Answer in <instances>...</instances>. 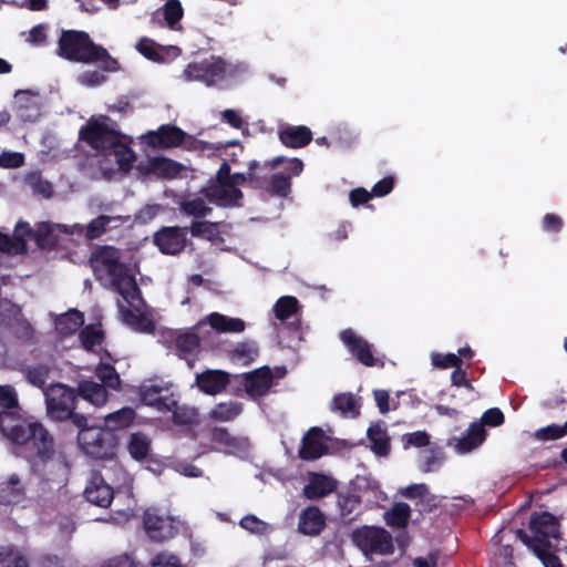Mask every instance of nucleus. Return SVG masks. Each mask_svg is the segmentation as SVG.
<instances>
[{"label":"nucleus","instance_id":"f257e3e1","mask_svg":"<svg viewBox=\"0 0 567 567\" xmlns=\"http://www.w3.org/2000/svg\"><path fill=\"white\" fill-rule=\"evenodd\" d=\"M89 261L96 279L109 280L121 295L117 307L122 322L137 332H152L154 322L144 311V301L134 277L122 262V251L113 246H97Z\"/></svg>","mask_w":567,"mask_h":567},{"label":"nucleus","instance_id":"f03ea898","mask_svg":"<svg viewBox=\"0 0 567 567\" xmlns=\"http://www.w3.org/2000/svg\"><path fill=\"white\" fill-rule=\"evenodd\" d=\"M0 432L8 439L17 455L25 458L51 460L54 455L53 439L42 424L28 422L12 411L18 408V396L10 385H0Z\"/></svg>","mask_w":567,"mask_h":567},{"label":"nucleus","instance_id":"7ed1b4c3","mask_svg":"<svg viewBox=\"0 0 567 567\" xmlns=\"http://www.w3.org/2000/svg\"><path fill=\"white\" fill-rule=\"evenodd\" d=\"M80 138L95 151L100 157L99 165L105 173L127 172L132 168L135 154L109 117L91 120L81 128Z\"/></svg>","mask_w":567,"mask_h":567},{"label":"nucleus","instance_id":"20e7f679","mask_svg":"<svg viewBox=\"0 0 567 567\" xmlns=\"http://www.w3.org/2000/svg\"><path fill=\"white\" fill-rule=\"evenodd\" d=\"M59 55L70 61L97 64L104 72H115L120 69L116 59L106 49L94 44L85 32L63 31L59 40Z\"/></svg>","mask_w":567,"mask_h":567},{"label":"nucleus","instance_id":"39448f33","mask_svg":"<svg viewBox=\"0 0 567 567\" xmlns=\"http://www.w3.org/2000/svg\"><path fill=\"white\" fill-rule=\"evenodd\" d=\"M62 231H69L66 225L41 221L32 228L27 221H19L13 236L0 234V250L10 255L23 254L27 250V238L33 239L39 248H51L59 243Z\"/></svg>","mask_w":567,"mask_h":567},{"label":"nucleus","instance_id":"423d86ee","mask_svg":"<svg viewBox=\"0 0 567 567\" xmlns=\"http://www.w3.org/2000/svg\"><path fill=\"white\" fill-rule=\"evenodd\" d=\"M559 528V522L551 513H533L529 520L533 536L529 537L522 529L518 530V536L529 548L543 544L551 545V539H560Z\"/></svg>","mask_w":567,"mask_h":567},{"label":"nucleus","instance_id":"0eeeda50","mask_svg":"<svg viewBox=\"0 0 567 567\" xmlns=\"http://www.w3.org/2000/svg\"><path fill=\"white\" fill-rule=\"evenodd\" d=\"M351 538L365 555H389L394 550L391 534L382 527L362 526L352 532Z\"/></svg>","mask_w":567,"mask_h":567},{"label":"nucleus","instance_id":"6e6552de","mask_svg":"<svg viewBox=\"0 0 567 567\" xmlns=\"http://www.w3.org/2000/svg\"><path fill=\"white\" fill-rule=\"evenodd\" d=\"M78 440L84 453L95 460H111L115 455V436L100 427L80 431Z\"/></svg>","mask_w":567,"mask_h":567},{"label":"nucleus","instance_id":"1a4fd4ad","mask_svg":"<svg viewBox=\"0 0 567 567\" xmlns=\"http://www.w3.org/2000/svg\"><path fill=\"white\" fill-rule=\"evenodd\" d=\"M230 74L231 69L220 58L216 56L189 63L183 71L185 81H200L207 86L218 84Z\"/></svg>","mask_w":567,"mask_h":567},{"label":"nucleus","instance_id":"9d476101","mask_svg":"<svg viewBox=\"0 0 567 567\" xmlns=\"http://www.w3.org/2000/svg\"><path fill=\"white\" fill-rule=\"evenodd\" d=\"M280 163V156L271 162H265L262 165L256 162L251 163L248 167L250 183L271 194L281 195L284 192V173L277 169Z\"/></svg>","mask_w":567,"mask_h":567},{"label":"nucleus","instance_id":"9b49d317","mask_svg":"<svg viewBox=\"0 0 567 567\" xmlns=\"http://www.w3.org/2000/svg\"><path fill=\"white\" fill-rule=\"evenodd\" d=\"M48 413L53 420L65 421L75 409L76 395L73 389L63 384H53L45 391Z\"/></svg>","mask_w":567,"mask_h":567},{"label":"nucleus","instance_id":"f8f14e48","mask_svg":"<svg viewBox=\"0 0 567 567\" xmlns=\"http://www.w3.org/2000/svg\"><path fill=\"white\" fill-rule=\"evenodd\" d=\"M301 309L299 300L293 296L286 295V348L293 351V362H298L299 357L297 351L299 350L300 343L303 339V328L298 318V313Z\"/></svg>","mask_w":567,"mask_h":567},{"label":"nucleus","instance_id":"ddd939ff","mask_svg":"<svg viewBox=\"0 0 567 567\" xmlns=\"http://www.w3.org/2000/svg\"><path fill=\"white\" fill-rule=\"evenodd\" d=\"M0 326L7 328L14 337L23 341L29 342L34 339L35 331L18 305L9 302L2 307Z\"/></svg>","mask_w":567,"mask_h":567},{"label":"nucleus","instance_id":"4468645a","mask_svg":"<svg viewBox=\"0 0 567 567\" xmlns=\"http://www.w3.org/2000/svg\"><path fill=\"white\" fill-rule=\"evenodd\" d=\"M340 340L347 347L351 355L365 367H383V362L372 353V344L364 338L357 334L352 329H344L340 332Z\"/></svg>","mask_w":567,"mask_h":567},{"label":"nucleus","instance_id":"2eb2a0df","mask_svg":"<svg viewBox=\"0 0 567 567\" xmlns=\"http://www.w3.org/2000/svg\"><path fill=\"white\" fill-rule=\"evenodd\" d=\"M171 384L159 380H148L141 384L138 389L140 398L146 405L156 408L158 411L165 409H173L175 405V398L167 394Z\"/></svg>","mask_w":567,"mask_h":567},{"label":"nucleus","instance_id":"dca6fc26","mask_svg":"<svg viewBox=\"0 0 567 567\" xmlns=\"http://www.w3.org/2000/svg\"><path fill=\"white\" fill-rule=\"evenodd\" d=\"M339 482L332 475L310 471L307 473V484L302 488V495L310 501L324 498L338 489Z\"/></svg>","mask_w":567,"mask_h":567},{"label":"nucleus","instance_id":"f3484780","mask_svg":"<svg viewBox=\"0 0 567 567\" xmlns=\"http://www.w3.org/2000/svg\"><path fill=\"white\" fill-rule=\"evenodd\" d=\"M328 437L318 426L310 427L302 436L298 455L303 461H315L328 454Z\"/></svg>","mask_w":567,"mask_h":567},{"label":"nucleus","instance_id":"a211bd4d","mask_svg":"<svg viewBox=\"0 0 567 567\" xmlns=\"http://www.w3.org/2000/svg\"><path fill=\"white\" fill-rule=\"evenodd\" d=\"M187 227H163L154 235V244L166 255L179 254L187 241Z\"/></svg>","mask_w":567,"mask_h":567},{"label":"nucleus","instance_id":"6ab92c4d","mask_svg":"<svg viewBox=\"0 0 567 567\" xmlns=\"http://www.w3.org/2000/svg\"><path fill=\"white\" fill-rule=\"evenodd\" d=\"M203 192L210 203L223 207L239 206L243 198L241 190L229 181L213 182Z\"/></svg>","mask_w":567,"mask_h":567},{"label":"nucleus","instance_id":"aec40b11","mask_svg":"<svg viewBox=\"0 0 567 567\" xmlns=\"http://www.w3.org/2000/svg\"><path fill=\"white\" fill-rule=\"evenodd\" d=\"M143 523L146 534L154 542H165L176 533L173 520L158 515L155 509L145 511Z\"/></svg>","mask_w":567,"mask_h":567},{"label":"nucleus","instance_id":"412c9836","mask_svg":"<svg viewBox=\"0 0 567 567\" xmlns=\"http://www.w3.org/2000/svg\"><path fill=\"white\" fill-rule=\"evenodd\" d=\"M13 110L23 122H35L41 115L39 94L31 90H19L14 94Z\"/></svg>","mask_w":567,"mask_h":567},{"label":"nucleus","instance_id":"4be33fe9","mask_svg":"<svg viewBox=\"0 0 567 567\" xmlns=\"http://www.w3.org/2000/svg\"><path fill=\"white\" fill-rule=\"evenodd\" d=\"M84 496L87 502L96 506L107 507L113 499L114 492L100 474L94 473L86 484Z\"/></svg>","mask_w":567,"mask_h":567},{"label":"nucleus","instance_id":"5701e85b","mask_svg":"<svg viewBox=\"0 0 567 567\" xmlns=\"http://www.w3.org/2000/svg\"><path fill=\"white\" fill-rule=\"evenodd\" d=\"M185 133L174 125H162L157 131L148 132L145 141L153 147H174L183 143Z\"/></svg>","mask_w":567,"mask_h":567},{"label":"nucleus","instance_id":"b1692460","mask_svg":"<svg viewBox=\"0 0 567 567\" xmlns=\"http://www.w3.org/2000/svg\"><path fill=\"white\" fill-rule=\"evenodd\" d=\"M210 440L221 446L224 452L229 454H243L250 447L248 437L233 436L224 427H214L210 431Z\"/></svg>","mask_w":567,"mask_h":567},{"label":"nucleus","instance_id":"393cba45","mask_svg":"<svg viewBox=\"0 0 567 567\" xmlns=\"http://www.w3.org/2000/svg\"><path fill=\"white\" fill-rule=\"evenodd\" d=\"M326 527L324 514L317 506H308L299 514L298 532L307 536H318Z\"/></svg>","mask_w":567,"mask_h":567},{"label":"nucleus","instance_id":"a878e982","mask_svg":"<svg viewBox=\"0 0 567 567\" xmlns=\"http://www.w3.org/2000/svg\"><path fill=\"white\" fill-rule=\"evenodd\" d=\"M245 391L250 396L265 394L272 385V373L269 368L257 369L247 374H243L241 381Z\"/></svg>","mask_w":567,"mask_h":567},{"label":"nucleus","instance_id":"bb28decb","mask_svg":"<svg viewBox=\"0 0 567 567\" xmlns=\"http://www.w3.org/2000/svg\"><path fill=\"white\" fill-rule=\"evenodd\" d=\"M228 383L229 375L221 370H206L196 374V385L200 391L210 395L224 391Z\"/></svg>","mask_w":567,"mask_h":567},{"label":"nucleus","instance_id":"cd10ccee","mask_svg":"<svg viewBox=\"0 0 567 567\" xmlns=\"http://www.w3.org/2000/svg\"><path fill=\"white\" fill-rule=\"evenodd\" d=\"M486 430L482 427V424L473 422L470 424L465 434L457 440L455 447L460 453H470L483 444L486 440Z\"/></svg>","mask_w":567,"mask_h":567},{"label":"nucleus","instance_id":"c85d7f7f","mask_svg":"<svg viewBox=\"0 0 567 567\" xmlns=\"http://www.w3.org/2000/svg\"><path fill=\"white\" fill-rule=\"evenodd\" d=\"M371 451L381 457H385L391 452L390 437L386 429L379 424L371 425L367 431Z\"/></svg>","mask_w":567,"mask_h":567},{"label":"nucleus","instance_id":"c756f323","mask_svg":"<svg viewBox=\"0 0 567 567\" xmlns=\"http://www.w3.org/2000/svg\"><path fill=\"white\" fill-rule=\"evenodd\" d=\"M122 221V216L100 215L86 225L85 238L89 240L96 239L106 231L120 226Z\"/></svg>","mask_w":567,"mask_h":567},{"label":"nucleus","instance_id":"7c9ffc66","mask_svg":"<svg viewBox=\"0 0 567 567\" xmlns=\"http://www.w3.org/2000/svg\"><path fill=\"white\" fill-rule=\"evenodd\" d=\"M79 394L94 406H102L107 402L109 393L105 386L94 381L84 380L79 384Z\"/></svg>","mask_w":567,"mask_h":567},{"label":"nucleus","instance_id":"2f4dec72","mask_svg":"<svg viewBox=\"0 0 567 567\" xmlns=\"http://www.w3.org/2000/svg\"><path fill=\"white\" fill-rule=\"evenodd\" d=\"M24 496V488L17 474L0 483V503L12 504L20 502Z\"/></svg>","mask_w":567,"mask_h":567},{"label":"nucleus","instance_id":"473e14b6","mask_svg":"<svg viewBox=\"0 0 567 567\" xmlns=\"http://www.w3.org/2000/svg\"><path fill=\"white\" fill-rule=\"evenodd\" d=\"M313 138L311 130L306 125L286 124V147L302 148Z\"/></svg>","mask_w":567,"mask_h":567},{"label":"nucleus","instance_id":"72a5a7b5","mask_svg":"<svg viewBox=\"0 0 567 567\" xmlns=\"http://www.w3.org/2000/svg\"><path fill=\"white\" fill-rule=\"evenodd\" d=\"M206 321L218 332L239 333L245 330V322L239 318H230L218 312H213L206 317Z\"/></svg>","mask_w":567,"mask_h":567},{"label":"nucleus","instance_id":"f704fd0d","mask_svg":"<svg viewBox=\"0 0 567 567\" xmlns=\"http://www.w3.org/2000/svg\"><path fill=\"white\" fill-rule=\"evenodd\" d=\"M411 517V508L409 504L398 502L390 509L384 512L383 518L388 526L393 528H405Z\"/></svg>","mask_w":567,"mask_h":567},{"label":"nucleus","instance_id":"c9c22d12","mask_svg":"<svg viewBox=\"0 0 567 567\" xmlns=\"http://www.w3.org/2000/svg\"><path fill=\"white\" fill-rule=\"evenodd\" d=\"M135 416L134 409L125 406L105 415L104 423L110 431H117L130 426Z\"/></svg>","mask_w":567,"mask_h":567},{"label":"nucleus","instance_id":"e433bc0d","mask_svg":"<svg viewBox=\"0 0 567 567\" xmlns=\"http://www.w3.org/2000/svg\"><path fill=\"white\" fill-rule=\"evenodd\" d=\"M83 322V315L78 310H71L56 319L55 329L61 336H69L74 333Z\"/></svg>","mask_w":567,"mask_h":567},{"label":"nucleus","instance_id":"4c0bfd02","mask_svg":"<svg viewBox=\"0 0 567 567\" xmlns=\"http://www.w3.org/2000/svg\"><path fill=\"white\" fill-rule=\"evenodd\" d=\"M127 450L133 458L137 461L144 460L150 454L151 440L143 433H132L127 442Z\"/></svg>","mask_w":567,"mask_h":567},{"label":"nucleus","instance_id":"58836bf2","mask_svg":"<svg viewBox=\"0 0 567 567\" xmlns=\"http://www.w3.org/2000/svg\"><path fill=\"white\" fill-rule=\"evenodd\" d=\"M243 411V405L235 401L223 402L217 404L210 412L209 416L219 422H229L236 419Z\"/></svg>","mask_w":567,"mask_h":567},{"label":"nucleus","instance_id":"ea45409f","mask_svg":"<svg viewBox=\"0 0 567 567\" xmlns=\"http://www.w3.org/2000/svg\"><path fill=\"white\" fill-rule=\"evenodd\" d=\"M258 353L257 344L252 341H246L235 347L231 351V360L236 363L248 365L258 357Z\"/></svg>","mask_w":567,"mask_h":567},{"label":"nucleus","instance_id":"a19ab883","mask_svg":"<svg viewBox=\"0 0 567 567\" xmlns=\"http://www.w3.org/2000/svg\"><path fill=\"white\" fill-rule=\"evenodd\" d=\"M239 526L256 536H266L274 530V527L269 523L259 519L255 515L244 516L239 522Z\"/></svg>","mask_w":567,"mask_h":567},{"label":"nucleus","instance_id":"79ce46f5","mask_svg":"<svg viewBox=\"0 0 567 567\" xmlns=\"http://www.w3.org/2000/svg\"><path fill=\"white\" fill-rule=\"evenodd\" d=\"M179 207L183 213L196 218L205 217L212 212V208L202 197L187 198L181 203Z\"/></svg>","mask_w":567,"mask_h":567},{"label":"nucleus","instance_id":"37998d69","mask_svg":"<svg viewBox=\"0 0 567 567\" xmlns=\"http://www.w3.org/2000/svg\"><path fill=\"white\" fill-rule=\"evenodd\" d=\"M189 231L192 236L207 240H216L219 237L218 224L207 220L193 221Z\"/></svg>","mask_w":567,"mask_h":567},{"label":"nucleus","instance_id":"c03bdc74","mask_svg":"<svg viewBox=\"0 0 567 567\" xmlns=\"http://www.w3.org/2000/svg\"><path fill=\"white\" fill-rule=\"evenodd\" d=\"M165 22L172 30H179V20L183 17V8L178 0H168L162 8Z\"/></svg>","mask_w":567,"mask_h":567},{"label":"nucleus","instance_id":"a18cd8bd","mask_svg":"<svg viewBox=\"0 0 567 567\" xmlns=\"http://www.w3.org/2000/svg\"><path fill=\"white\" fill-rule=\"evenodd\" d=\"M95 374L106 388L118 390L121 385L120 375L116 370L106 363H101L95 369Z\"/></svg>","mask_w":567,"mask_h":567},{"label":"nucleus","instance_id":"49530a36","mask_svg":"<svg viewBox=\"0 0 567 567\" xmlns=\"http://www.w3.org/2000/svg\"><path fill=\"white\" fill-rule=\"evenodd\" d=\"M173 344L182 354H189L199 347V338L192 332L179 333L173 339Z\"/></svg>","mask_w":567,"mask_h":567},{"label":"nucleus","instance_id":"de8ad7c7","mask_svg":"<svg viewBox=\"0 0 567 567\" xmlns=\"http://www.w3.org/2000/svg\"><path fill=\"white\" fill-rule=\"evenodd\" d=\"M25 184L30 189L44 198L51 197L53 190L52 185L45 181L39 173H30L25 176Z\"/></svg>","mask_w":567,"mask_h":567},{"label":"nucleus","instance_id":"09e8293b","mask_svg":"<svg viewBox=\"0 0 567 567\" xmlns=\"http://www.w3.org/2000/svg\"><path fill=\"white\" fill-rule=\"evenodd\" d=\"M164 411L172 412L173 422L182 425L192 424L196 422L198 416L196 409L189 406H179L176 400L173 409H165Z\"/></svg>","mask_w":567,"mask_h":567},{"label":"nucleus","instance_id":"8fccbe9b","mask_svg":"<svg viewBox=\"0 0 567 567\" xmlns=\"http://www.w3.org/2000/svg\"><path fill=\"white\" fill-rule=\"evenodd\" d=\"M333 409L342 413H351L358 415L360 413L359 406L354 396L351 393H340L332 400Z\"/></svg>","mask_w":567,"mask_h":567},{"label":"nucleus","instance_id":"3c124183","mask_svg":"<svg viewBox=\"0 0 567 567\" xmlns=\"http://www.w3.org/2000/svg\"><path fill=\"white\" fill-rule=\"evenodd\" d=\"M565 435H567V421L563 425L553 423L535 432V437L539 441H554Z\"/></svg>","mask_w":567,"mask_h":567},{"label":"nucleus","instance_id":"603ef678","mask_svg":"<svg viewBox=\"0 0 567 567\" xmlns=\"http://www.w3.org/2000/svg\"><path fill=\"white\" fill-rule=\"evenodd\" d=\"M551 545L534 546L530 549L542 561L544 567H563L559 557L550 551Z\"/></svg>","mask_w":567,"mask_h":567},{"label":"nucleus","instance_id":"864d4df0","mask_svg":"<svg viewBox=\"0 0 567 567\" xmlns=\"http://www.w3.org/2000/svg\"><path fill=\"white\" fill-rule=\"evenodd\" d=\"M0 567H28V561L19 551L6 548L0 550Z\"/></svg>","mask_w":567,"mask_h":567},{"label":"nucleus","instance_id":"5fc2aeb1","mask_svg":"<svg viewBox=\"0 0 567 567\" xmlns=\"http://www.w3.org/2000/svg\"><path fill=\"white\" fill-rule=\"evenodd\" d=\"M400 494L409 499H415V498H427V501H434L435 496L430 494L429 486L424 483L420 484H411L400 491Z\"/></svg>","mask_w":567,"mask_h":567},{"label":"nucleus","instance_id":"6e6d98bb","mask_svg":"<svg viewBox=\"0 0 567 567\" xmlns=\"http://www.w3.org/2000/svg\"><path fill=\"white\" fill-rule=\"evenodd\" d=\"M136 49L141 54H143L148 60H152L154 62L163 61V56L158 52L156 43L148 38L141 39L136 44Z\"/></svg>","mask_w":567,"mask_h":567},{"label":"nucleus","instance_id":"4d7b16f0","mask_svg":"<svg viewBox=\"0 0 567 567\" xmlns=\"http://www.w3.org/2000/svg\"><path fill=\"white\" fill-rule=\"evenodd\" d=\"M361 498L355 494H339L338 506L342 516H349L360 505Z\"/></svg>","mask_w":567,"mask_h":567},{"label":"nucleus","instance_id":"13d9d810","mask_svg":"<svg viewBox=\"0 0 567 567\" xmlns=\"http://www.w3.org/2000/svg\"><path fill=\"white\" fill-rule=\"evenodd\" d=\"M505 422L504 413L498 408H491L486 410L481 417V421L478 424H482V427L485 429V426H501Z\"/></svg>","mask_w":567,"mask_h":567},{"label":"nucleus","instance_id":"bf43d9fd","mask_svg":"<svg viewBox=\"0 0 567 567\" xmlns=\"http://www.w3.org/2000/svg\"><path fill=\"white\" fill-rule=\"evenodd\" d=\"M80 340H81L82 346L86 350H93L95 346L101 343L102 333L100 330H97L93 327H86L81 331Z\"/></svg>","mask_w":567,"mask_h":567},{"label":"nucleus","instance_id":"052dcab7","mask_svg":"<svg viewBox=\"0 0 567 567\" xmlns=\"http://www.w3.org/2000/svg\"><path fill=\"white\" fill-rule=\"evenodd\" d=\"M432 362L436 368L447 369V368H460L462 365V359L454 353H435L432 357Z\"/></svg>","mask_w":567,"mask_h":567},{"label":"nucleus","instance_id":"680f3d73","mask_svg":"<svg viewBox=\"0 0 567 567\" xmlns=\"http://www.w3.org/2000/svg\"><path fill=\"white\" fill-rule=\"evenodd\" d=\"M106 76L100 70H87L79 74L78 81L85 86H99L104 83Z\"/></svg>","mask_w":567,"mask_h":567},{"label":"nucleus","instance_id":"e2e57ef3","mask_svg":"<svg viewBox=\"0 0 567 567\" xmlns=\"http://www.w3.org/2000/svg\"><path fill=\"white\" fill-rule=\"evenodd\" d=\"M404 447H424L430 444V435L425 431H416L403 435Z\"/></svg>","mask_w":567,"mask_h":567},{"label":"nucleus","instance_id":"0e129e2a","mask_svg":"<svg viewBox=\"0 0 567 567\" xmlns=\"http://www.w3.org/2000/svg\"><path fill=\"white\" fill-rule=\"evenodd\" d=\"M48 375L49 369L45 365H37L29 369L27 372L28 381L39 388H42L45 384Z\"/></svg>","mask_w":567,"mask_h":567},{"label":"nucleus","instance_id":"69168bd1","mask_svg":"<svg viewBox=\"0 0 567 567\" xmlns=\"http://www.w3.org/2000/svg\"><path fill=\"white\" fill-rule=\"evenodd\" d=\"M395 179L393 176L389 175L377 182L372 189L371 194L373 197H383L389 195L394 188Z\"/></svg>","mask_w":567,"mask_h":567},{"label":"nucleus","instance_id":"338daca9","mask_svg":"<svg viewBox=\"0 0 567 567\" xmlns=\"http://www.w3.org/2000/svg\"><path fill=\"white\" fill-rule=\"evenodd\" d=\"M48 27L45 24H39L32 28L25 39L32 45H44L48 40Z\"/></svg>","mask_w":567,"mask_h":567},{"label":"nucleus","instance_id":"774afa93","mask_svg":"<svg viewBox=\"0 0 567 567\" xmlns=\"http://www.w3.org/2000/svg\"><path fill=\"white\" fill-rule=\"evenodd\" d=\"M151 567H181V561L174 554L162 551L153 558Z\"/></svg>","mask_w":567,"mask_h":567}]
</instances>
